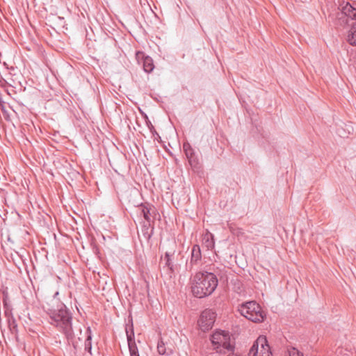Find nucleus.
I'll return each mask as SVG.
<instances>
[{
	"label": "nucleus",
	"mask_w": 356,
	"mask_h": 356,
	"mask_svg": "<svg viewBox=\"0 0 356 356\" xmlns=\"http://www.w3.org/2000/svg\"><path fill=\"white\" fill-rule=\"evenodd\" d=\"M58 295V292L56 291L51 300V304L47 303L44 308L49 316V323L57 327L65 334L69 343H72L76 348V345L73 341L74 333L72 325V314L63 302H57L56 298Z\"/></svg>",
	"instance_id": "nucleus-1"
},
{
	"label": "nucleus",
	"mask_w": 356,
	"mask_h": 356,
	"mask_svg": "<svg viewBox=\"0 0 356 356\" xmlns=\"http://www.w3.org/2000/svg\"><path fill=\"white\" fill-rule=\"evenodd\" d=\"M239 311L242 316L252 322L259 323L264 319V312L259 305L255 301L243 303Z\"/></svg>",
	"instance_id": "nucleus-2"
},
{
	"label": "nucleus",
	"mask_w": 356,
	"mask_h": 356,
	"mask_svg": "<svg viewBox=\"0 0 356 356\" xmlns=\"http://www.w3.org/2000/svg\"><path fill=\"white\" fill-rule=\"evenodd\" d=\"M192 283L199 289H216L218 286V280L211 273L199 272L193 277Z\"/></svg>",
	"instance_id": "nucleus-3"
},
{
	"label": "nucleus",
	"mask_w": 356,
	"mask_h": 356,
	"mask_svg": "<svg viewBox=\"0 0 356 356\" xmlns=\"http://www.w3.org/2000/svg\"><path fill=\"white\" fill-rule=\"evenodd\" d=\"M271 355L267 339L263 336L257 338L248 353V356H270Z\"/></svg>",
	"instance_id": "nucleus-4"
},
{
	"label": "nucleus",
	"mask_w": 356,
	"mask_h": 356,
	"mask_svg": "<svg viewBox=\"0 0 356 356\" xmlns=\"http://www.w3.org/2000/svg\"><path fill=\"white\" fill-rule=\"evenodd\" d=\"M216 315L211 309L204 310L199 318L197 321L200 330L203 332H207L211 330L214 324Z\"/></svg>",
	"instance_id": "nucleus-5"
},
{
	"label": "nucleus",
	"mask_w": 356,
	"mask_h": 356,
	"mask_svg": "<svg viewBox=\"0 0 356 356\" xmlns=\"http://www.w3.org/2000/svg\"><path fill=\"white\" fill-rule=\"evenodd\" d=\"M126 334L128 341V346L130 353V356H140L138 350V348L134 341V332L132 325L130 328H126Z\"/></svg>",
	"instance_id": "nucleus-6"
},
{
	"label": "nucleus",
	"mask_w": 356,
	"mask_h": 356,
	"mask_svg": "<svg viewBox=\"0 0 356 356\" xmlns=\"http://www.w3.org/2000/svg\"><path fill=\"white\" fill-rule=\"evenodd\" d=\"M227 335V334L225 332H216L212 334L211 341L213 345L215 346L214 349L217 352H222L221 344L223 343L225 336Z\"/></svg>",
	"instance_id": "nucleus-7"
},
{
	"label": "nucleus",
	"mask_w": 356,
	"mask_h": 356,
	"mask_svg": "<svg viewBox=\"0 0 356 356\" xmlns=\"http://www.w3.org/2000/svg\"><path fill=\"white\" fill-rule=\"evenodd\" d=\"M136 58L138 61L143 60V68L146 72H151L154 70V65L152 58L145 56L143 52L138 51L136 53Z\"/></svg>",
	"instance_id": "nucleus-8"
},
{
	"label": "nucleus",
	"mask_w": 356,
	"mask_h": 356,
	"mask_svg": "<svg viewBox=\"0 0 356 356\" xmlns=\"http://www.w3.org/2000/svg\"><path fill=\"white\" fill-rule=\"evenodd\" d=\"M342 13L347 17L356 19V8L350 3H346L342 7Z\"/></svg>",
	"instance_id": "nucleus-9"
},
{
	"label": "nucleus",
	"mask_w": 356,
	"mask_h": 356,
	"mask_svg": "<svg viewBox=\"0 0 356 356\" xmlns=\"http://www.w3.org/2000/svg\"><path fill=\"white\" fill-rule=\"evenodd\" d=\"M347 41L352 45H356V22L352 25L348 33Z\"/></svg>",
	"instance_id": "nucleus-10"
},
{
	"label": "nucleus",
	"mask_w": 356,
	"mask_h": 356,
	"mask_svg": "<svg viewBox=\"0 0 356 356\" xmlns=\"http://www.w3.org/2000/svg\"><path fill=\"white\" fill-rule=\"evenodd\" d=\"M157 350L158 353L162 355H170L172 353V350L170 348H167L165 346V344L163 341L162 339L158 341Z\"/></svg>",
	"instance_id": "nucleus-11"
},
{
	"label": "nucleus",
	"mask_w": 356,
	"mask_h": 356,
	"mask_svg": "<svg viewBox=\"0 0 356 356\" xmlns=\"http://www.w3.org/2000/svg\"><path fill=\"white\" fill-rule=\"evenodd\" d=\"M141 208V213H143L145 219L147 221L150 220V217L152 216V213H154V209L152 207H148L147 206L142 205L140 207Z\"/></svg>",
	"instance_id": "nucleus-12"
},
{
	"label": "nucleus",
	"mask_w": 356,
	"mask_h": 356,
	"mask_svg": "<svg viewBox=\"0 0 356 356\" xmlns=\"http://www.w3.org/2000/svg\"><path fill=\"white\" fill-rule=\"evenodd\" d=\"M221 349L222 352L223 351V350H226L227 351H232L234 349V346L231 345L229 342V337L228 334L225 336L223 343L221 344Z\"/></svg>",
	"instance_id": "nucleus-13"
},
{
	"label": "nucleus",
	"mask_w": 356,
	"mask_h": 356,
	"mask_svg": "<svg viewBox=\"0 0 356 356\" xmlns=\"http://www.w3.org/2000/svg\"><path fill=\"white\" fill-rule=\"evenodd\" d=\"M87 332H89V334H88L87 336V338L85 341V350L90 353L91 354V350H92V343H91V339H92V337H91V334H90V328L88 327L87 329Z\"/></svg>",
	"instance_id": "nucleus-14"
},
{
	"label": "nucleus",
	"mask_w": 356,
	"mask_h": 356,
	"mask_svg": "<svg viewBox=\"0 0 356 356\" xmlns=\"http://www.w3.org/2000/svg\"><path fill=\"white\" fill-rule=\"evenodd\" d=\"M213 291H209V293H207L204 291H191V292L193 293V296L196 297V298H203V297H205V296H209L211 294V293L213 292Z\"/></svg>",
	"instance_id": "nucleus-15"
},
{
	"label": "nucleus",
	"mask_w": 356,
	"mask_h": 356,
	"mask_svg": "<svg viewBox=\"0 0 356 356\" xmlns=\"http://www.w3.org/2000/svg\"><path fill=\"white\" fill-rule=\"evenodd\" d=\"M289 356H304L302 353L299 352L296 348H293L289 350Z\"/></svg>",
	"instance_id": "nucleus-16"
},
{
	"label": "nucleus",
	"mask_w": 356,
	"mask_h": 356,
	"mask_svg": "<svg viewBox=\"0 0 356 356\" xmlns=\"http://www.w3.org/2000/svg\"><path fill=\"white\" fill-rule=\"evenodd\" d=\"M8 294L7 291H3V302L5 307H8Z\"/></svg>",
	"instance_id": "nucleus-17"
},
{
	"label": "nucleus",
	"mask_w": 356,
	"mask_h": 356,
	"mask_svg": "<svg viewBox=\"0 0 356 356\" xmlns=\"http://www.w3.org/2000/svg\"><path fill=\"white\" fill-rule=\"evenodd\" d=\"M196 249L199 251L200 250V248L198 245H195L193 247V253L196 250Z\"/></svg>",
	"instance_id": "nucleus-18"
}]
</instances>
